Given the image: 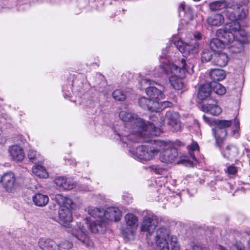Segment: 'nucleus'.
<instances>
[{"label":"nucleus","mask_w":250,"mask_h":250,"mask_svg":"<svg viewBox=\"0 0 250 250\" xmlns=\"http://www.w3.org/2000/svg\"><path fill=\"white\" fill-rule=\"evenodd\" d=\"M249 0H233V4L227 8L225 15L232 21L225 24L216 32V36L225 39L226 43H230L229 50L233 60L237 59L244 49L243 44L248 43L250 39L247 32L241 28L237 21L245 18L248 14L246 5Z\"/></svg>","instance_id":"nucleus-1"},{"label":"nucleus","mask_w":250,"mask_h":250,"mask_svg":"<svg viewBox=\"0 0 250 250\" xmlns=\"http://www.w3.org/2000/svg\"><path fill=\"white\" fill-rule=\"evenodd\" d=\"M164 67L165 68H168L170 69L171 73L173 75L169 77V82L173 88L176 90L182 89L184 86V83L182 78L185 76L187 72V63H179V65H177L175 63H164Z\"/></svg>","instance_id":"nucleus-2"},{"label":"nucleus","mask_w":250,"mask_h":250,"mask_svg":"<svg viewBox=\"0 0 250 250\" xmlns=\"http://www.w3.org/2000/svg\"><path fill=\"white\" fill-rule=\"evenodd\" d=\"M101 228L99 224L94 223L89 224L87 221H84V225L81 226L80 224L78 229L72 230V234L83 244H87L89 241V232L99 233Z\"/></svg>","instance_id":"nucleus-3"},{"label":"nucleus","mask_w":250,"mask_h":250,"mask_svg":"<svg viewBox=\"0 0 250 250\" xmlns=\"http://www.w3.org/2000/svg\"><path fill=\"white\" fill-rule=\"evenodd\" d=\"M232 124V120H217L214 121L215 127L212 130L215 138V145L219 148H221L227 135L226 129Z\"/></svg>","instance_id":"nucleus-4"},{"label":"nucleus","mask_w":250,"mask_h":250,"mask_svg":"<svg viewBox=\"0 0 250 250\" xmlns=\"http://www.w3.org/2000/svg\"><path fill=\"white\" fill-rule=\"evenodd\" d=\"M173 44L184 57H187L190 55H194L198 52L199 43L195 39H190L187 42L178 40L175 41Z\"/></svg>","instance_id":"nucleus-5"},{"label":"nucleus","mask_w":250,"mask_h":250,"mask_svg":"<svg viewBox=\"0 0 250 250\" xmlns=\"http://www.w3.org/2000/svg\"><path fill=\"white\" fill-rule=\"evenodd\" d=\"M159 223L158 217L153 214H148L144 216L141 226V230L152 234Z\"/></svg>","instance_id":"nucleus-6"},{"label":"nucleus","mask_w":250,"mask_h":250,"mask_svg":"<svg viewBox=\"0 0 250 250\" xmlns=\"http://www.w3.org/2000/svg\"><path fill=\"white\" fill-rule=\"evenodd\" d=\"M161 117L160 114H152L149 116V121L147 122L149 133L151 136L159 135L161 132V126L164 125L165 120Z\"/></svg>","instance_id":"nucleus-7"},{"label":"nucleus","mask_w":250,"mask_h":250,"mask_svg":"<svg viewBox=\"0 0 250 250\" xmlns=\"http://www.w3.org/2000/svg\"><path fill=\"white\" fill-rule=\"evenodd\" d=\"M138 103L142 108L151 112H160V103L157 100L141 97L139 99Z\"/></svg>","instance_id":"nucleus-8"},{"label":"nucleus","mask_w":250,"mask_h":250,"mask_svg":"<svg viewBox=\"0 0 250 250\" xmlns=\"http://www.w3.org/2000/svg\"><path fill=\"white\" fill-rule=\"evenodd\" d=\"M148 145L137 146L135 150L130 151L131 156L135 159L148 161L152 159Z\"/></svg>","instance_id":"nucleus-9"},{"label":"nucleus","mask_w":250,"mask_h":250,"mask_svg":"<svg viewBox=\"0 0 250 250\" xmlns=\"http://www.w3.org/2000/svg\"><path fill=\"white\" fill-rule=\"evenodd\" d=\"M125 221L126 223V228L122 229V232L126 237L131 235L133 233V229L137 226L138 221V217L132 213H127L125 217Z\"/></svg>","instance_id":"nucleus-10"},{"label":"nucleus","mask_w":250,"mask_h":250,"mask_svg":"<svg viewBox=\"0 0 250 250\" xmlns=\"http://www.w3.org/2000/svg\"><path fill=\"white\" fill-rule=\"evenodd\" d=\"M178 156V153L176 148L167 147L161 153L159 159L163 163H172L176 161Z\"/></svg>","instance_id":"nucleus-11"},{"label":"nucleus","mask_w":250,"mask_h":250,"mask_svg":"<svg viewBox=\"0 0 250 250\" xmlns=\"http://www.w3.org/2000/svg\"><path fill=\"white\" fill-rule=\"evenodd\" d=\"M202 109L204 112L214 116H218L222 112L221 107L217 104V101L214 99H209L207 103L203 104Z\"/></svg>","instance_id":"nucleus-12"},{"label":"nucleus","mask_w":250,"mask_h":250,"mask_svg":"<svg viewBox=\"0 0 250 250\" xmlns=\"http://www.w3.org/2000/svg\"><path fill=\"white\" fill-rule=\"evenodd\" d=\"M150 145H148L150 154L152 158L160 152H163L168 147L165 142L161 140H150Z\"/></svg>","instance_id":"nucleus-13"},{"label":"nucleus","mask_w":250,"mask_h":250,"mask_svg":"<svg viewBox=\"0 0 250 250\" xmlns=\"http://www.w3.org/2000/svg\"><path fill=\"white\" fill-rule=\"evenodd\" d=\"M70 208L71 207H61L58 211L59 221L60 224L65 225L72 221V213Z\"/></svg>","instance_id":"nucleus-14"},{"label":"nucleus","mask_w":250,"mask_h":250,"mask_svg":"<svg viewBox=\"0 0 250 250\" xmlns=\"http://www.w3.org/2000/svg\"><path fill=\"white\" fill-rule=\"evenodd\" d=\"M38 246L41 250H59L58 244L49 238H40L38 241Z\"/></svg>","instance_id":"nucleus-15"},{"label":"nucleus","mask_w":250,"mask_h":250,"mask_svg":"<svg viewBox=\"0 0 250 250\" xmlns=\"http://www.w3.org/2000/svg\"><path fill=\"white\" fill-rule=\"evenodd\" d=\"M211 94L212 90L210 85L204 84L199 87L197 98L201 101H206L208 102L209 99H213Z\"/></svg>","instance_id":"nucleus-16"},{"label":"nucleus","mask_w":250,"mask_h":250,"mask_svg":"<svg viewBox=\"0 0 250 250\" xmlns=\"http://www.w3.org/2000/svg\"><path fill=\"white\" fill-rule=\"evenodd\" d=\"M15 180V176L11 172L4 173L1 177V183H2L3 187L8 191L11 190L14 187Z\"/></svg>","instance_id":"nucleus-17"},{"label":"nucleus","mask_w":250,"mask_h":250,"mask_svg":"<svg viewBox=\"0 0 250 250\" xmlns=\"http://www.w3.org/2000/svg\"><path fill=\"white\" fill-rule=\"evenodd\" d=\"M55 183L58 187L62 190H71L76 186L74 182L64 177H59L56 178Z\"/></svg>","instance_id":"nucleus-18"},{"label":"nucleus","mask_w":250,"mask_h":250,"mask_svg":"<svg viewBox=\"0 0 250 250\" xmlns=\"http://www.w3.org/2000/svg\"><path fill=\"white\" fill-rule=\"evenodd\" d=\"M104 216L106 219L117 222L120 220L122 213L118 208L110 207L104 211Z\"/></svg>","instance_id":"nucleus-19"},{"label":"nucleus","mask_w":250,"mask_h":250,"mask_svg":"<svg viewBox=\"0 0 250 250\" xmlns=\"http://www.w3.org/2000/svg\"><path fill=\"white\" fill-rule=\"evenodd\" d=\"M140 120L139 123H136V120L133 122L132 124V128L134 129H137L140 135L144 134V135H150L149 133L148 125L142 119L138 118V116L136 117V120Z\"/></svg>","instance_id":"nucleus-20"},{"label":"nucleus","mask_w":250,"mask_h":250,"mask_svg":"<svg viewBox=\"0 0 250 250\" xmlns=\"http://www.w3.org/2000/svg\"><path fill=\"white\" fill-rule=\"evenodd\" d=\"M9 152L13 159L16 161L21 162L25 157L23 149L18 145L10 146Z\"/></svg>","instance_id":"nucleus-21"},{"label":"nucleus","mask_w":250,"mask_h":250,"mask_svg":"<svg viewBox=\"0 0 250 250\" xmlns=\"http://www.w3.org/2000/svg\"><path fill=\"white\" fill-rule=\"evenodd\" d=\"M147 95L151 99L160 100L163 99L165 95L162 91L154 86H149L146 88Z\"/></svg>","instance_id":"nucleus-22"},{"label":"nucleus","mask_w":250,"mask_h":250,"mask_svg":"<svg viewBox=\"0 0 250 250\" xmlns=\"http://www.w3.org/2000/svg\"><path fill=\"white\" fill-rule=\"evenodd\" d=\"M138 115L131 112H127L126 111H122L119 113L120 118L126 124H130L131 125L133 122L136 120V123H139L138 120H136V117ZM140 122V120H139Z\"/></svg>","instance_id":"nucleus-23"},{"label":"nucleus","mask_w":250,"mask_h":250,"mask_svg":"<svg viewBox=\"0 0 250 250\" xmlns=\"http://www.w3.org/2000/svg\"><path fill=\"white\" fill-rule=\"evenodd\" d=\"M207 21L211 26H219L224 22V18L220 14H215L209 16L207 19Z\"/></svg>","instance_id":"nucleus-24"},{"label":"nucleus","mask_w":250,"mask_h":250,"mask_svg":"<svg viewBox=\"0 0 250 250\" xmlns=\"http://www.w3.org/2000/svg\"><path fill=\"white\" fill-rule=\"evenodd\" d=\"M54 200L61 207H71L73 205V203L70 198L64 196L62 194H56Z\"/></svg>","instance_id":"nucleus-25"},{"label":"nucleus","mask_w":250,"mask_h":250,"mask_svg":"<svg viewBox=\"0 0 250 250\" xmlns=\"http://www.w3.org/2000/svg\"><path fill=\"white\" fill-rule=\"evenodd\" d=\"M217 38H213L211 39L209 42L210 49L214 52H221V50L225 47V39L221 40Z\"/></svg>","instance_id":"nucleus-26"},{"label":"nucleus","mask_w":250,"mask_h":250,"mask_svg":"<svg viewBox=\"0 0 250 250\" xmlns=\"http://www.w3.org/2000/svg\"><path fill=\"white\" fill-rule=\"evenodd\" d=\"M32 200L34 204L38 207L45 206L49 201L47 195L41 193H36L32 197Z\"/></svg>","instance_id":"nucleus-27"},{"label":"nucleus","mask_w":250,"mask_h":250,"mask_svg":"<svg viewBox=\"0 0 250 250\" xmlns=\"http://www.w3.org/2000/svg\"><path fill=\"white\" fill-rule=\"evenodd\" d=\"M209 75L214 83L224 80L226 76L224 70L221 69H213L209 73Z\"/></svg>","instance_id":"nucleus-28"},{"label":"nucleus","mask_w":250,"mask_h":250,"mask_svg":"<svg viewBox=\"0 0 250 250\" xmlns=\"http://www.w3.org/2000/svg\"><path fill=\"white\" fill-rule=\"evenodd\" d=\"M237 153L236 147L233 145L227 146L223 152V155L224 158L228 160H230L235 156Z\"/></svg>","instance_id":"nucleus-29"},{"label":"nucleus","mask_w":250,"mask_h":250,"mask_svg":"<svg viewBox=\"0 0 250 250\" xmlns=\"http://www.w3.org/2000/svg\"><path fill=\"white\" fill-rule=\"evenodd\" d=\"M33 173L37 176L42 178L48 177V174L45 168L42 165H35L32 167Z\"/></svg>","instance_id":"nucleus-30"},{"label":"nucleus","mask_w":250,"mask_h":250,"mask_svg":"<svg viewBox=\"0 0 250 250\" xmlns=\"http://www.w3.org/2000/svg\"><path fill=\"white\" fill-rule=\"evenodd\" d=\"M165 119L167 121V124H168L180 120V116L177 112L169 110L165 114Z\"/></svg>","instance_id":"nucleus-31"},{"label":"nucleus","mask_w":250,"mask_h":250,"mask_svg":"<svg viewBox=\"0 0 250 250\" xmlns=\"http://www.w3.org/2000/svg\"><path fill=\"white\" fill-rule=\"evenodd\" d=\"M227 5V2L225 0H222L210 3L209 7L212 11L220 10L226 8Z\"/></svg>","instance_id":"nucleus-32"},{"label":"nucleus","mask_w":250,"mask_h":250,"mask_svg":"<svg viewBox=\"0 0 250 250\" xmlns=\"http://www.w3.org/2000/svg\"><path fill=\"white\" fill-rule=\"evenodd\" d=\"M179 10L180 12H183L188 18H190L192 15V8L189 5L186 4L184 1L180 3Z\"/></svg>","instance_id":"nucleus-33"},{"label":"nucleus","mask_w":250,"mask_h":250,"mask_svg":"<svg viewBox=\"0 0 250 250\" xmlns=\"http://www.w3.org/2000/svg\"><path fill=\"white\" fill-rule=\"evenodd\" d=\"M210 86L211 87H212L213 91L218 95H224L226 92L225 87L219 83L216 82L212 83Z\"/></svg>","instance_id":"nucleus-34"},{"label":"nucleus","mask_w":250,"mask_h":250,"mask_svg":"<svg viewBox=\"0 0 250 250\" xmlns=\"http://www.w3.org/2000/svg\"><path fill=\"white\" fill-rule=\"evenodd\" d=\"M89 215L95 218H102L104 215V210L97 208H91L88 209Z\"/></svg>","instance_id":"nucleus-35"},{"label":"nucleus","mask_w":250,"mask_h":250,"mask_svg":"<svg viewBox=\"0 0 250 250\" xmlns=\"http://www.w3.org/2000/svg\"><path fill=\"white\" fill-rule=\"evenodd\" d=\"M156 234L157 238L169 239L170 231L167 228H161L157 230Z\"/></svg>","instance_id":"nucleus-36"},{"label":"nucleus","mask_w":250,"mask_h":250,"mask_svg":"<svg viewBox=\"0 0 250 250\" xmlns=\"http://www.w3.org/2000/svg\"><path fill=\"white\" fill-rule=\"evenodd\" d=\"M168 239L157 238L156 243L157 248L160 250H169V247L167 242Z\"/></svg>","instance_id":"nucleus-37"},{"label":"nucleus","mask_w":250,"mask_h":250,"mask_svg":"<svg viewBox=\"0 0 250 250\" xmlns=\"http://www.w3.org/2000/svg\"><path fill=\"white\" fill-rule=\"evenodd\" d=\"M212 58V52L208 49H204L201 53L202 62H210Z\"/></svg>","instance_id":"nucleus-38"},{"label":"nucleus","mask_w":250,"mask_h":250,"mask_svg":"<svg viewBox=\"0 0 250 250\" xmlns=\"http://www.w3.org/2000/svg\"><path fill=\"white\" fill-rule=\"evenodd\" d=\"M112 97L116 101H123L125 100L126 96L123 90L116 89L112 92Z\"/></svg>","instance_id":"nucleus-39"},{"label":"nucleus","mask_w":250,"mask_h":250,"mask_svg":"<svg viewBox=\"0 0 250 250\" xmlns=\"http://www.w3.org/2000/svg\"><path fill=\"white\" fill-rule=\"evenodd\" d=\"M169 129L172 132H178L182 130V125L180 120L167 124Z\"/></svg>","instance_id":"nucleus-40"},{"label":"nucleus","mask_w":250,"mask_h":250,"mask_svg":"<svg viewBox=\"0 0 250 250\" xmlns=\"http://www.w3.org/2000/svg\"><path fill=\"white\" fill-rule=\"evenodd\" d=\"M238 167L234 164L230 165L227 167L225 172L231 178L235 177L238 173Z\"/></svg>","instance_id":"nucleus-41"},{"label":"nucleus","mask_w":250,"mask_h":250,"mask_svg":"<svg viewBox=\"0 0 250 250\" xmlns=\"http://www.w3.org/2000/svg\"><path fill=\"white\" fill-rule=\"evenodd\" d=\"M188 148L189 150V153L192 160H196V157L193 154V152L194 151L199 150V146L197 143L196 142H193L190 146H188Z\"/></svg>","instance_id":"nucleus-42"},{"label":"nucleus","mask_w":250,"mask_h":250,"mask_svg":"<svg viewBox=\"0 0 250 250\" xmlns=\"http://www.w3.org/2000/svg\"><path fill=\"white\" fill-rule=\"evenodd\" d=\"M27 156L30 161L33 163H36L37 161H39L38 158L39 154H38L37 152L35 150L32 149L29 150Z\"/></svg>","instance_id":"nucleus-43"},{"label":"nucleus","mask_w":250,"mask_h":250,"mask_svg":"<svg viewBox=\"0 0 250 250\" xmlns=\"http://www.w3.org/2000/svg\"><path fill=\"white\" fill-rule=\"evenodd\" d=\"M219 59L217 61H222L223 62H228L229 61H234L233 58L229 57L228 55L224 52H219L218 54Z\"/></svg>","instance_id":"nucleus-44"},{"label":"nucleus","mask_w":250,"mask_h":250,"mask_svg":"<svg viewBox=\"0 0 250 250\" xmlns=\"http://www.w3.org/2000/svg\"><path fill=\"white\" fill-rule=\"evenodd\" d=\"M58 246L59 250H68L72 248L73 244L68 241H64L61 242Z\"/></svg>","instance_id":"nucleus-45"},{"label":"nucleus","mask_w":250,"mask_h":250,"mask_svg":"<svg viewBox=\"0 0 250 250\" xmlns=\"http://www.w3.org/2000/svg\"><path fill=\"white\" fill-rule=\"evenodd\" d=\"M173 47H174V46H169L168 48L167 47V53L168 54L167 55L166 53V50L162 51V55L161 56H160V58H161L160 60V62H162V63L166 62L165 61L162 60L163 59H167L169 62H170L171 61L169 59V58L170 57L169 50L171 49V48H173Z\"/></svg>","instance_id":"nucleus-46"},{"label":"nucleus","mask_w":250,"mask_h":250,"mask_svg":"<svg viewBox=\"0 0 250 250\" xmlns=\"http://www.w3.org/2000/svg\"><path fill=\"white\" fill-rule=\"evenodd\" d=\"M171 250H180V247L177 243V239L175 236H172L170 238Z\"/></svg>","instance_id":"nucleus-47"},{"label":"nucleus","mask_w":250,"mask_h":250,"mask_svg":"<svg viewBox=\"0 0 250 250\" xmlns=\"http://www.w3.org/2000/svg\"><path fill=\"white\" fill-rule=\"evenodd\" d=\"M172 106L173 104L169 101H166L160 103V111L167 107H171Z\"/></svg>","instance_id":"nucleus-48"},{"label":"nucleus","mask_w":250,"mask_h":250,"mask_svg":"<svg viewBox=\"0 0 250 250\" xmlns=\"http://www.w3.org/2000/svg\"><path fill=\"white\" fill-rule=\"evenodd\" d=\"M192 250H206V248L199 243L192 242L190 244Z\"/></svg>","instance_id":"nucleus-49"},{"label":"nucleus","mask_w":250,"mask_h":250,"mask_svg":"<svg viewBox=\"0 0 250 250\" xmlns=\"http://www.w3.org/2000/svg\"><path fill=\"white\" fill-rule=\"evenodd\" d=\"M151 169L157 174H162L164 169L158 166L153 165L150 167Z\"/></svg>","instance_id":"nucleus-50"},{"label":"nucleus","mask_w":250,"mask_h":250,"mask_svg":"<svg viewBox=\"0 0 250 250\" xmlns=\"http://www.w3.org/2000/svg\"><path fill=\"white\" fill-rule=\"evenodd\" d=\"M188 161V157L186 156H184L183 157H180L179 160L177 162V164L179 163H184L185 162H187Z\"/></svg>","instance_id":"nucleus-51"},{"label":"nucleus","mask_w":250,"mask_h":250,"mask_svg":"<svg viewBox=\"0 0 250 250\" xmlns=\"http://www.w3.org/2000/svg\"><path fill=\"white\" fill-rule=\"evenodd\" d=\"M235 247L237 250H245L244 246L240 243H236Z\"/></svg>","instance_id":"nucleus-52"},{"label":"nucleus","mask_w":250,"mask_h":250,"mask_svg":"<svg viewBox=\"0 0 250 250\" xmlns=\"http://www.w3.org/2000/svg\"><path fill=\"white\" fill-rule=\"evenodd\" d=\"M202 34L200 33H197L194 35V37L191 39H195V41H197L202 39Z\"/></svg>","instance_id":"nucleus-53"},{"label":"nucleus","mask_w":250,"mask_h":250,"mask_svg":"<svg viewBox=\"0 0 250 250\" xmlns=\"http://www.w3.org/2000/svg\"><path fill=\"white\" fill-rule=\"evenodd\" d=\"M126 138L128 140H129L132 142L137 141V140L134 138V135L131 134L126 136Z\"/></svg>","instance_id":"nucleus-54"},{"label":"nucleus","mask_w":250,"mask_h":250,"mask_svg":"<svg viewBox=\"0 0 250 250\" xmlns=\"http://www.w3.org/2000/svg\"><path fill=\"white\" fill-rule=\"evenodd\" d=\"M174 145H175V146H184L185 145V144L179 141H176L175 142Z\"/></svg>","instance_id":"nucleus-55"},{"label":"nucleus","mask_w":250,"mask_h":250,"mask_svg":"<svg viewBox=\"0 0 250 250\" xmlns=\"http://www.w3.org/2000/svg\"><path fill=\"white\" fill-rule=\"evenodd\" d=\"M203 118L204 121L207 123H208L210 121L209 118L208 117H206L205 115H204Z\"/></svg>","instance_id":"nucleus-56"},{"label":"nucleus","mask_w":250,"mask_h":250,"mask_svg":"<svg viewBox=\"0 0 250 250\" xmlns=\"http://www.w3.org/2000/svg\"><path fill=\"white\" fill-rule=\"evenodd\" d=\"M239 127V123L238 122H235V130H237Z\"/></svg>","instance_id":"nucleus-57"},{"label":"nucleus","mask_w":250,"mask_h":250,"mask_svg":"<svg viewBox=\"0 0 250 250\" xmlns=\"http://www.w3.org/2000/svg\"><path fill=\"white\" fill-rule=\"evenodd\" d=\"M248 244V250H250V240L249 241Z\"/></svg>","instance_id":"nucleus-58"},{"label":"nucleus","mask_w":250,"mask_h":250,"mask_svg":"<svg viewBox=\"0 0 250 250\" xmlns=\"http://www.w3.org/2000/svg\"><path fill=\"white\" fill-rule=\"evenodd\" d=\"M181 62L182 63L186 62V60L184 58H182V60H181Z\"/></svg>","instance_id":"nucleus-59"},{"label":"nucleus","mask_w":250,"mask_h":250,"mask_svg":"<svg viewBox=\"0 0 250 250\" xmlns=\"http://www.w3.org/2000/svg\"><path fill=\"white\" fill-rule=\"evenodd\" d=\"M189 64H190V65L191 66H192V72H193V65H192V64H193V63H189Z\"/></svg>","instance_id":"nucleus-60"},{"label":"nucleus","mask_w":250,"mask_h":250,"mask_svg":"<svg viewBox=\"0 0 250 250\" xmlns=\"http://www.w3.org/2000/svg\"><path fill=\"white\" fill-rule=\"evenodd\" d=\"M21 1H22V0H18V1L19 2V3H20V2H21Z\"/></svg>","instance_id":"nucleus-61"},{"label":"nucleus","mask_w":250,"mask_h":250,"mask_svg":"<svg viewBox=\"0 0 250 250\" xmlns=\"http://www.w3.org/2000/svg\"><path fill=\"white\" fill-rule=\"evenodd\" d=\"M193 0L195 1H200V0Z\"/></svg>","instance_id":"nucleus-62"}]
</instances>
